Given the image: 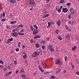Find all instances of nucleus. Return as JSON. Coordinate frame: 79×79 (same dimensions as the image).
I'll return each mask as SVG.
<instances>
[{"label": "nucleus", "mask_w": 79, "mask_h": 79, "mask_svg": "<svg viewBox=\"0 0 79 79\" xmlns=\"http://www.w3.org/2000/svg\"><path fill=\"white\" fill-rule=\"evenodd\" d=\"M39 55V52L35 51L32 54V57H35V56H38Z\"/></svg>", "instance_id": "nucleus-1"}, {"label": "nucleus", "mask_w": 79, "mask_h": 79, "mask_svg": "<svg viewBox=\"0 0 79 79\" xmlns=\"http://www.w3.org/2000/svg\"><path fill=\"white\" fill-rule=\"evenodd\" d=\"M29 3L31 6H33L35 5V2L33 0H31L30 1Z\"/></svg>", "instance_id": "nucleus-2"}, {"label": "nucleus", "mask_w": 79, "mask_h": 79, "mask_svg": "<svg viewBox=\"0 0 79 79\" xmlns=\"http://www.w3.org/2000/svg\"><path fill=\"white\" fill-rule=\"evenodd\" d=\"M38 32H39V31L37 30V29H34L33 31V34L34 35H35L38 33Z\"/></svg>", "instance_id": "nucleus-3"}, {"label": "nucleus", "mask_w": 79, "mask_h": 79, "mask_svg": "<svg viewBox=\"0 0 79 79\" xmlns=\"http://www.w3.org/2000/svg\"><path fill=\"white\" fill-rule=\"evenodd\" d=\"M68 9L67 8H63L62 10V11L64 13H66V12H68Z\"/></svg>", "instance_id": "nucleus-4"}, {"label": "nucleus", "mask_w": 79, "mask_h": 79, "mask_svg": "<svg viewBox=\"0 0 79 79\" xmlns=\"http://www.w3.org/2000/svg\"><path fill=\"white\" fill-rule=\"evenodd\" d=\"M70 13L72 15H74V10L73 8H71L70 10Z\"/></svg>", "instance_id": "nucleus-5"}, {"label": "nucleus", "mask_w": 79, "mask_h": 79, "mask_svg": "<svg viewBox=\"0 0 79 79\" xmlns=\"http://www.w3.org/2000/svg\"><path fill=\"white\" fill-rule=\"evenodd\" d=\"M13 35L14 37H16L18 36V33L16 32H14L13 34Z\"/></svg>", "instance_id": "nucleus-6"}, {"label": "nucleus", "mask_w": 79, "mask_h": 79, "mask_svg": "<svg viewBox=\"0 0 79 79\" xmlns=\"http://www.w3.org/2000/svg\"><path fill=\"white\" fill-rule=\"evenodd\" d=\"M62 8H63V6H61L60 7V8L58 9L57 10L58 11L59 13H60V12H61V9H62Z\"/></svg>", "instance_id": "nucleus-7"}, {"label": "nucleus", "mask_w": 79, "mask_h": 79, "mask_svg": "<svg viewBox=\"0 0 79 79\" xmlns=\"http://www.w3.org/2000/svg\"><path fill=\"white\" fill-rule=\"evenodd\" d=\"M38 68H39V69H40V70L41 71V72H42L43 73L44 72V70L43 69H42V68L39 65Z\"/></svg>", "instance_id": "nucleus-8"}, {"label": "nucleus", "mask_w": 79, "mask_h": 79, "mask_svg": "<svg viewBox=\"0 0 79 79\" xmlns=\"http://www.w3.org/2000/svg\"><path fill=\"white\" fill-rule=\"evenodd\" d=\"M16 23H17L16 21H11L10 22V23L12 24H15Z\"/></svg>", "instance_id": "nucleus-9"}, {"label": "nucleus", "mask_w": 79, "mask_h": 79, "mask_svg": "<svg viewBox=\"0 0 79 79\" xmlns=\"http://www.w3.org/2000/svg\"><path fill=\"white\" fill-rule=\"evenodd\" d=\"M56 23L57 24H58V26H60V24H61V22H60V20H59L56 22Z\"/></svg>", "instance_id": "nucleus-10"}, {"label": "nucleus", "mask_w": 79, "mask_h": 79, "mask_svg": "<svg viewBox=\"0 0 79 79\" xmlns=\"http://www.w3.org/2000/svg\"><path fill=\"white\" fill-rule=\"evenodd\" d=\"M18 34L19 35H24V33H21L19 32H18Z\"/></svg>", "instance_id": "nucleus-11"}, {"label": "nucleus", "mask_w": 79, "mask_h": 79, "mask_svg": "<svg viewBox=\"0 0 79 79\" xmlns=\"http://www.w3.org/2000/svg\"><path fill=\"white\" fill-rule=\"evenodd\" d=\"M76 48H77V47H76V46H74V47L72 48V50L73 51H74V50H75Z\"/></svg>", "instance_id": "nucleus-12"}, {"label": "nucleus", "mask_w": 79, "mask_h": 79, "mask_svg": "<svg viewBox=\"0 0 79 79\" xmlns=\"http://www.w3.org/2000/svg\"><path fill=\"white\" fill-rule=\"evenodd\" d=\"M56 64H59V63H60V60H59L58 59H57L56 61Z\"/></svg>", "instance_id": "nucleus-13"}, {"label": "nucleus", "mask_w": 79, "mask_h": 79, "mask_svg": "<svg viewBox=\"0 0 79 79\" xmlns=\"http://www.w3.org/2000/svg\"><path fill=\"white\" fill-rule=\"evenodd\" d=\"M23 27V25L20 24L17 26L18 27Z\"/></svg>", "instance_id": "nucleus-14"}, {"label": "nucleus", "mask_w": 79, "mask_h": 79, "mask_svg": "<svg viewBox=\"0 0 79 79\" xmlns=\"http://www.w3.org/2000/svg\"><path fill=\"white\" fill-rule=\"evenodd\" d=\"M69 34H68L66 36V39H69Z\"/></svg>", "instance_id": "nucleus-15"}, {"label": "nucleus", "mask_w": 79, "mask_h": 79, "mask_svg": "<svg viewBox=\"0 0 79 79\" xmlns=\"http://www.w3.org/2000/svg\"><path fill=\"white\" fill-rule=\"evenodd\" d=\"M57 37H58V39H59L60 40H62V38L61 37V36H58Z\"/></svg>", "instance_id": "nucleus-16"}, {"label": "nucleus", "mask_w": 79, "mask_h": 79, "mask_svg": "<svg viewBox=\"0 0 79 79\" xmlns=\"http://www.w3.org/2000/svg\"><path fill=\"white\" fill-rule=\"evenodd\" d=\"M56 33L57 34H58V33L60 32V31H59V30L58 29H56Z\"/></svg>", "instance_id": "nucleus-17"}, {"label": "nucleus", "mask_w": 79, "mask_h": 79, "mask_svg": "<svg viewBox=\"0 0 79 79\" xmlns=\"http://www.w3.org/2000/svg\"><path fill=\"white\" fill-rule=\"evenodd\" d=\"M33 26L34 27H35V29H38V27H37V26H36V24H35L33 25Z\"/></svg>", "instance_id": "nucleus-18"}, {"label": "nucleus", "mask_w": 79, "mask_h": 79, "mask_svg": "<svg viewBox=\"0 0 79 79\" xmlns=\"http://www.w3.org/2000/svg\"><path fill=\"white\" fill-rule=\"evenodd\" d=\"M35 47H36V48H39V44H36Z\"/></svg>", "instance_id": "nucleus-19"}, {"label": "nucleus", "mask_w": 79, "mask_h": 79, "mask_svg": "<svg viewBox=\"0 0 79 79\" xmlns=\"http://www.w3.org/2000/svg\"><path fill=\"white\" fill-rule=\"evenodd\" d=\"M18 31V29H17V30H16V29H14L12 30V31L14 32H16V31Z\"/></svg>", "instance_id": "nucleus-20"}, {"label": "nucleus", "mask_w": 79, "mask_h": 79, "mask_svg": "<svg viewBox=\"0 0 79 79\" xmlns=\"http://www.w3.org/2000/svg\"><path fill=\"white\" fill-rule=\"evenodd\" d=\"M12 73V72L11 71L10 72H9L7 73V76H8V75H10V74H11Z\"/></svg>", "instance_id": "nucleus-21"}, {"label": "nucleus", "mask_w": 79, "mask_h": 79, "mask_svg": "<svg viewBox=\"0 0 79 79\" xmlns=\"http://www.w3.org/2000/svg\"><path fill=\"white\" fill-rule=\"evenodd\" d=\"M9 43H10V40L8 39L6 41V43L9 44Z\"/></svg>", "instance_id": "nucleus-22"}, {"label": "nucleus", "mask_w": 79, "mask_h": 79, "mask_svg": "<svg viewBox=\"0 0 79 79\" xmlns=\"http://www.w3.org/2000/svg\"><path fill=\"white\" fill-rule=\"evenodd\" d=\"M23 77H26V75L24 74H23L21 75Z\"/></svg>", "instance_id": "nucleus-23"}, {"label": "nucleus", "mask_w": 79, "mask_h": 79, "mask_svg": "<svg viewBox=\"0 0 79 79\" xmlns=\"http://www.w3.org/2000/svg\"><path fill=\"white\" fill-rule=\"evenodd\" d=\"M23 72L24 73V69H22L20 70V73H22Z\"/></svg>", "instance_id": "nucleus-24"}, {"label": "nucleus", "mask_w": 79, "mask_h": 79, "mask_svg": "<svg viewBox=\"0 0 79 79\" xmlns=\"http://www.w3.org/2000/svg\"><path fill=\"white\" fill-rule=\"evenodd\" d=\"M49 73V72H46L44 73V75H47V74H48Z\"/></svg>", "instance_id": "nucleus-25"}, {"label": "nucleus", "mask_w": 79, "mask_h": 79, "mask_svg": "<svg viewBox=\"0 0 79 79\" xmlns=\"http://www.w3.org/2000/svg\"><path fill=\"white\" fill-rule=\"evenodd\" d=\"M60 3H64V0H61Z\"/></svg>", "instance_id": "nucleus-26"}, {"label": "nucleus", "mask_w": 79, "mask_h": 79, "mask_svg": "<svg viewBox=\"0 0 79 79\" xmlns=\"http://www.w3.org/2000/svg\"><path fill=\"white\" fill-rule=\"evenodd\" d=\"M27 58V55H25V56L23 55V58L24 59H26Z\"/></svg>", "instance_id": "nucleus-27"}, {"label": "nucleus", "mask_w": 79, "mask_h": 79, "mask_svg": "<svg viewBox=\"0 0 79 79\" xmlns=\"http://www.w3.org/2000/svg\"><path fill=\"white\" fill-rule=\"evenodd\" d=\"M69 18L70 19H71V14H69V15L68 16Z\"/></svg>", "instance_id": "nucleus-28"}, {"label": "nucleus", "mask_w": 79, "mask_h": 79, "mask_svg": "<svg viewBox=\"0 0 79 79\" xmlns=\"http://www.w3.org/2000/svg\"><path fill=\"white\" fill-rule=\"evenodd\" d=\"M30 28L31 31H33L34 30V28H33V27H32V26H31Z\"/></svg>", "instance_id": "nucleus-29"}, {"label": "nucleus", "mask_w": 79, "mask_h": 79, "mask_svg": "<svg viewBox=\"0 0 79 79\" xmlns=\"http://www.w3.org/2000/svg\"><path fill=\"white\" fill-rule=\"evenodd\" d=\"M3 60H0V64H3Z\"/></svg>", "instance_id": "nucleus-30"}, {"label": "nucleus", "mask_w": 79, "mask_h": 79, "mask_svg": "<svg viewBox=\"0 0 79 79\" xmlns=\"http://www.w3.org/2000/svg\"><path fill=\"white\" fill-rule=\"evenodd\" d=\"M70 5L71 3L69 2H68L66 4V5H67V6H69V5Z\"/></svg>", "instance_id": "nucleus-31"}, {"label": "nucleus", "mask_w": 79, "mask_h": 79, "mask_svg": "<svg viewBox=\"0 0 79 79\" xmlns=\"http://www.w3.org/2000/svg\"><path fill=\"white\" fill-rule=\"evenodd\" d=\"M21 44V42H19L18 43V47H20V45Z\"/></svg>", "instance_id": "nucleus-32"}, {"label": "nucleus", "mask_w": 79, "mask_h": 79, "mask_svg": "<svg viewBox=\"0 0 79 79\" xmlns=\"http://www.w3.org/2000/svg\"><path fill=\"white\" fill-rule=\"evenodd\" d=\"M42 48L43 50H45V46L44 45H42Z\"/></svg>", "instance_id": "nucleus-33"}, {"label": "nucleus", "mask_w": 79, "mask_h": 79, "mask_svg": "<svg viewBox=\"0 0 79 79\" xmlns=\"http://www.w3.org/2000/svg\"><path fill=\"white\" fill-rule=\"evenodd\" d=\"M50 22L52 24H55V22L52 21H51Z\"/></svg>", "instance_id": "nucleus-34"}, {"label": "nucleus", "mask_w": 79, "mask_h": 79, "mask_svg": "<svg viewBox=\"0 0 79 79\" xmlns=\"http://www.w3.org/2000/svg\"><path fill=\"white\" fill-rule=\"evenodd\" d=\"M51 79H55V77L53 76H51Z\"/></svg>", "instance_id": "nucleus-35"}, {"label": "nucleus", "mask_w": 79, "mask_h": 79, "mask_svg": "<svg viewBox=\"0 0 79 79\" xmlns=\"http://www.w3.org/2000/svg\"><path fill=\"white\" fill-rule=\"evenodd\" d=\"M9 40L10 42H11V41H13V39L12 38H11L9 39Z\"/></svg>", "instance_id": "nucleus-36"}, {"label": "nucleus", "mask_w": 79, "mask_h": 79, "mask_svg": "<svg viewBox=\"0 0 79 79\" xmlns=\"http://www.w3.org/2000/svg\"><path fill=\"white\" fill-rule=\"evenodd\" d=\"M64 58H65V61H66V60H68V57L66 56Z\"/></svg>", "instance_id": "nucleus-37"}, {"label": "nucleus", "mask_w": 79, "mask_h": 79, "mask_svg": "<svg viewBox=\"0 0 79 79\" xmlns=\"http://www.w3.org/2000/svg\"><path fill=\"white\" fill-rule=\"evenodd\" d=\"M2 15L3 17H5V12H3V13Z\"/></svg>", "instance_id": "nucleus-38"}, {"label": "nucleus", "mask_w": 79, "mask_h": 79, "mask_svg": "<svg viewBox=\"0 0 79 79\" xmlns=\"http://www.w3.org/2000/svg\"><path fill=\"white\" fill-rule=\"evenodd\" d=\"M61 71V69H59L57 71V73H60V72Z\"/></svg>", "instance_id": "nucleus-39"}, {"label": "nucleus", "mask_w": 79, "mask_h": 79, "mask_svg": "<svg viewBox=\"0 0 79 79\" xmlns=\"http://www.w3.org/2000/svg\"><path fill=\"white\" fill-rule=\"evenodd\" d=\"M35 39H37V35L35 36L34 37Z\"/></svg>", "instance_id": "nucleus-40"}, {"label": "nucleus", "mask_w": 79, "mask_h": 79, "mask_svg": "<svg viewBox=\"0 0 79 79\" xmlns=\"http://www.w3.org/2000/svg\"><path fill=\"white\" fill-rule=\"evenodd\" d=\"M76 74H77V75H79V72H76Z\"/></svg>", "instance_id": "nucleus-41"}, {"label": "nucleus", "mask_w": 79, "mask_h": 79, "mask_svg": "<svg viewBox=\"0 0 79 79\" xmlns=\"http://www.w3.org/2000/svg\"><path fill=\"white\" fill-rule=\"evenodd\" d=\"M15 50L16 52H18L19 51V49L18 48H17Z\"/></svg>", "instance_id": "nucleus-42"}, {"label": "nucleus", "mask_w": 79, "mask_h": 79, "mask_svg": "<svg viewBox=\"0 0 79 79\" xmlns=\"http://www.w3.org/2000/svg\"><path fill=\"white\" fill-rule=\"evenodd\" d=\"M49 16V15L47 14L45 15L46 17H48Z\"/></svg>", "instance_id": "nucleus-43"}, {"label": "nucleus", "mask_w": 79, "mask_h": 79, "mask_svg": "<svg viewBox=\"0 0 79 79\" xmlns=\"http://www.w3.org/2000/svg\"><path fill=\"white\" fill-rule=\"evenodd\" d=\"M12 2L13 3H16V1L15 0H12Z\"/></svg>", "instance_id": "nucleus-44"}, {"label": "nucleus", "mask_w": 79, "mask_h": 79, "mask_svg": "<svg viewBox=\"0 0 79 79\" xmlns=\"http://www.w3.org/2000/svg\"><path fill=\"white\" fill-rule=\"evenodd\" d=\"M37 38H38L39 39V38H40V36H39L38 35H37Z\"/></svg>", "instance_id": "nucleus-45"}, {"label": "nucleus", "mask_w": 79, "mask_h": 79, "mask_svg": "<svg viewBox=\"0 0 79 79\" xmlns=\"http://www.w3.org/2000/svg\"><path fill=\"white\" fill-rule=\"evenodd\" d=\"M16 63H17V62H16V61H15L14 64H16Z\"/></svg>", "instance_id": "nucleus-46"}, {"label": "nucleus", "mask_w": 79, "mask_h": 79, "mask_svg": "<svg viewBox=\"0 0 79 79\" xmlns=\"http://www.w3.org/2000/svg\"><path fill=\"white\" fill-rule=\"evenodd\" d=\"M7 29H10V27L9 26H7Z\"/></svg>", "instance_id": "nucleus-47"}, {"label": "nucleus", "mask_w": 79, "mask_h": 79, "mask_svg": "<svg viewBox=\"0 0 79 79\" xmlns=\"http://www.w3.org/2000/svg\"><path fill=\"white\" fill-rule=\"evenodd\" d=\"M51 51H52V52H53V51H54V49L53 48H51Z\"/></svg>", "instance_id": "nucleus-48"}, {"label": "nucleus", "mask_w": 79, "mask_h": 79, "mask_svg": "<svg viewBox=\"0 0 79 79\" xmlns=\"http://www.w3.org/2000/svg\"><path fill=\"white\" fill-rule=\"evenodd\" d=\"M49 39H50V38H49V37H48V38H47L46 39V40L48 41V40H49Z\"/></svg>", "instance_id": "nucleus-49"}, {"label": "nucleus", "mask_w": 79, "mask_h": 79, "mask_svg": "<svg viewBox=\"0 0 79 79\" xmlns=\"http://www.w3.org/2000/svg\"><path fill=\"white\" fill-rule=\"evenodd\" d=\"M6 20V19H3L2 20V21L3 22H4V21H5V20Z\"/></svg>", "instance_id": "nucleus-50"}, {"label": "nucleus", "mask_w": 79, "mask_h": 79, "mask_svg": "<svg viewBox=\"0 0 79 79\" xmlns=\"http://www.w3.org/2000/svg\"><path fill=\"white\" fill-rule=\"evenodd\" d=\"M30 42H31V43H33V40H30Z\"/></svg>", "instance_id": "nucleus-51"}, {"label": "nucleus", "mask_w": 79, "mask_h": 79, "mask_svg": "<svg viewBox=\"0 0 79 79\" xmlns=\"http://www.w3.org/2000/svg\"><path fill=\"white\" fill-rule=\"evenodd\" d=\"M66 73V70H64L63 71V73Z\"/></svg>", "instance_id": "nucleus-52"}, {"label": "nucleus", "mask_w": 79, "mask_h": 79, "mask_svg": "<svg viewBox=\"0 0 79 79\" xmlns=\"http://www.w3.org/2000/svg\"><path fill=\"white\" fill-rule=\"evenodd\" d=\"M59 65H61L62 64V62H59Z\"/></svg>", "instance_id": "nucleus-53"}, {"label": "nucleus", "mask_w": 79, "mask_h": 79, "mask_svg": "<svg viewBox=\"0 0 79 79\" xmlns=\"http://www.w3.org/2000/svg\"><path fill=\"white\" fill-rule=\"evenodd\" d=\"M40 55L42 54V52L41 51H40Z\"/></svg>", "instance_id": "nucleus-54"}, {"label": "nucleus", "mask_w": 79, "mask_h": 79, "mask_svg": "<svg viewBox=\"0 0 79 79\" xmlns=\"http://www.w3.org/2000/svg\"><path fill=\"white\" fill-rule=\"evenodd\" d=\"M18 70H17L16 71V74H18Z\"/></svg>", "instance_id": "nucleus-55"}, {"label": "nucleus", "mask_w": 79, "mask_h": 79, "mask_svg": "<svg viewBox=\"0 0 79 79\" xmlns=\"http://www.w3.org/2000/svg\"><path fill=\"white\" fill-rule=\"evenodd\" d=\"M3 68V65H0V68Z\"/></svg>", "instance_id": "nucleus-56"}, {"label": "nucleus", "mask_w": 79, "mask_h": 79, "mask_svg": "<svg viewBox=\"0 0 79 79\" xmlns=\"http://www.w3.org/2000/svg\"><path fill=\"white\" fill-rule=\"evenodd\" d=\"M10 3H13V0H11L10 1Z\"/></svg>", "instance_id": "nucleus-57"}, {"label": "nucleus", "mask_w": 79, "mask_h": 79, "mask_svg": "<svg viewBox=\"0 0 79 79\" xmlns=\"http://www.w3.org/2000/svg\"><path fill=\"white\" fill-rule=\"evenodd\" d=\"M48 25L50 26V23L48 22Z\"/></svg>", "instance_id": "nucleus-58"}, {"label": "nucleus", "mask_w": 79, "mask_h": 79, "mask_svg": "<svg viewBox=\"0 0 79 79\" xmlns=\"http://www.w3.org/2000/svg\"><path fill=\"white\" fill-rule=\"evenodd\" d=\"M4 71H6V68H4Z\"/></svg>", "instance_id": "nucleus-59"}, {"label": "nucleus", "mask_w": 79, "mask_h": 79, "mask_svg": "<svg viewBox=\"0 0 79 79\" xmlns=\"http://www.w3.org/2000/svg\"><path fill=\"white\" fill-rule=\"evenodd\" d=\"M10 53H13V51L11 50L10 51Z\"/></svg>", "instance_id": "nucleus-60"}, {"label": "nucleus", "mask_w": 79, "mask_h": 79, "mask_svg": "<svg viewBox=\"0 0 79 79\" xmlns=\"http://www.w3.org/2000/svg\"><path fill=\"white\" fill-rule=\"evenodd\" d=\"M23 31H24V30L23 29H22V30H21L20 32H23Z\"/></svg>", "instance_id": "nucleus-61"}, {"label": "nucleus", "mask_w": 79, "mask_h": 79, "mask_svg": "<svg viewBox=\"0 0 79 79\" xmlns=\"http://www.w3.org/2000/svg\"><path fill=\"white\" fill-rule=\"evenodd\" d=\"M72 67L73 68H74V66L73 65H72Z\"/></svg>", "instance_id": "nucleus-62"}, {"label": "nucleus", "mask_w": 79, "mask_h": 79, "mask_svg": "<svg viewBox=\"0 0 79 79\" xmlns=\"http://www.w3.org/2000/svg\"><path fill=\"white\" fill-rule=\"evenodd\" d=\"M42 42L43 43V44H44V43H45V41H42Z\"/></svg>", "instance_id": "nucleus-63"}, {"label": "nucleus", "mask_w": 79, "mask_h": 79, "mask_svg": "<svg viewBox=\"0 0 79 79\" xmlns=\"http://www.w3.org/2000/svg\"><path fill=\"white\" fill-rule=\"evenodd\" d=\"M68 22L69 23V24H71V21H70L69 20Z\"/></svg>", "instance_id": "nucleus-64"}]
</instances>
